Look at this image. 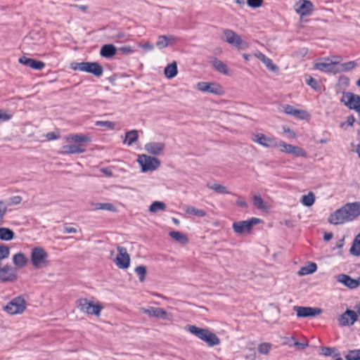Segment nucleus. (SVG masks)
<instances>
[{"label":"nucleus","instance_id":"obj_1","mask_svg":"<svg viewBox=\"0 0 360 360\" xmlns=\"http://www.w3.org/2000/svg\"><path fill=\"white\" fill-rule=\"evenodd\" d=\"M360 215V202H349L330 214L328 221L333 224L351 221Z\"/></svg>","mask_w":360,"mask_h":360},{"label":"nucleus","instance_id":"obj_2","mask_svg":"<svg viewBox=\"0 0 360 360\" xmlns=\"http://www.w3.org/2000/svg\"><path fill=\"white\" fill-rule=\"evenodd\" d=\"M187 331L205 342L209 347H214L221 343L220 339L216 334L207 328H198L193 325L186 327Z\"/></svg>","mask_w":360,"mask_h":360},{"label":"nucleus","instance_id":"obj_3","mask_svg":"<svg viewBox=\"0 0 360 360\" xmlns=\"http://www.w3.org/2000/svg\"><path fill=\"white\" fill-rule=\"evenodd\" d=\"M77 309L87 315H94L99 316L101 311L104 309V306L99 302H94L86 298L79 299L76 302Z\"/></svg>","mask_w":360,"mask_h":360},{"label":"nucleus","instance_id":"obj_4","mask_svg":"<svg viewBox=\"0 0 360 360\" xmlns=\"http://www.w3.org/2000/svg\"><path fill=\"white\" fill-rule=\"evenodd\" d=\"M31 262L36 269L46 268L49 265V254L41 247H35L31 251Z\"/></svg>","mask_w":360,"mask_h":360},{"label":"nucleus","instance_id":"obj_5","mask_svg":"<svg viewBox=\"0 0 360 360\" xmlns=\"http://www.w3.org/2000/svg\"><path fill=\"white\" fill-rule=\"evenodd\" d=\"M221 40L234 46L238 50H245L248 43L243 40L236 32L230 29H224L221 37Z\"/></svg>","mask_w":360,"mask_h":360},{"label":"nucleus","instance_id":"obj_6","mask_svg":"<svg viewBox=\"0 0 360 360\" xmlns=\"http://www.w3.org/2000/svg\"><path fill=\"white\" fill-rule=\"evenodd\" d=\"M27 307V302L25 300L21 297L13 298L7 305L4 307V309L10 315H16L22 314Z\"/></svg>","mask_w":360,"mask_h":360},{"label":"nucleus","instance_id":"obj_7","mask_svg":"<svg viewBox=\"0 0 360 360\" xmlns=\"http://www.w3.org/2000/svg\"><path fill=\"white\" fill-rule=\"evenodd\" d=\"M196 89L200 92L217 96H222L225 94L224 87L217 82H200L196 84Z\"/></svg>","mask_w":360,"mask_h":360},{"label":"nucleus","instance_id":"obj_8","mask_svg":"<svg viewBox=\"0 0 360 360\" xmlns=\"http://www.w3.org/2000/svg\"><path fill=\"white\" fill-rule=\"evenodd\" d=\"M138 162L143 172L156 170L160 166V160L144 154L139 156Z\"/></svg>","mask_w":360,"mask_h":360},{"label":"nucleus","instance_id":"obj_9","mask_svg":"<svg viewBox=\"0 0 360 360\" xmlns=\"http://www.w3.org/2000/svg\"><path fill=\"white\" fill-rule=\"evenodd\" d=\"M250 139L265 148H277L278 143L274 136H266L262 133H252Z\"/></svg>","mask_w":360,"mask_h":360},{"label":"nucleus","instance_id":"obj_10","mask_svg":"<svg viewBox=\"0 0 360 360\" xmlns=\"http://www.w3.org/2000/svg\"><path fill=\"white\" fill-rule=\"evenodd\" d=\"M261 220L258 218H252L249 220L236 221L233 224V229L238 234L249 232L254 225L259 224Z\"/></svg>","mask_w":360,"mask_h":360},{"label":"nucleus","instance_id":"obj_11","mask_svg":"<svg viewBox=\"0 0 360 360\" xmlns=\"http://www.w3.org/2000/svg\"><path fill=\"white\" fill-rule=\"evenodd\" d=\"M277 147L280 148L281 152L293 155L296 157H306L307 155V152L303 148L288 144L284 141L278 143Z\"/></svg>","mask_w":360,"mask_h":360},{"label":"nucleus","instance_id":"obj_12","mask_svg":"<svg viewBox=\"0 0 360 360\" xmlns=\"http://www.w3.org/2000/svg\"><path fill=\"white\" fill-rule=\"evenodd\" d=\"M140 311L149 316L160 318L167 321H172L173 319L172 314L167 312L162 308L150 307L147 309L141 308Z\"/></svg>","mask_w":360,"mask_h":360},{"label":"nucleus","instance_id":"obj_13","mask_svg":"<svg viewBox=\"0 0 360 360\" xmlns=\"http://www.w3.org/2000/svg\"><path fill=\"white\" fill-rule=\"evenodd\" d=\"M117 255L115 259V264L122 269H127L130 264V257L125 248L118 246L117 248Z\"/></svg>","mask_w":360,"mask_h":360},{"label":"nucleus","instance_id":"obj_14","mask_svg":"<svg viewBox=\"0 0 360 360\" xmlns=\"http://www.w3.org/2000/svg\"><path fill=\"white\" fill-rule=\"evenodd\" d=\"M293 309L296 311L297 316L302 318L316 316L322 313L321 309L318 307L295 306Z\"/></svg>","mask_w":360,"mask_h":360},{"label":"nucleus","instance_id":"obj_15","mask_svg":"<svg viewBox=\"0 0 360 360\" xmlns=\"http://www.w3.org/2000/svg\"><path fill=\"white\" fill-rule=\"evenodd\" d=\"M295 12L301 17L309 15L314 10V5L309 0H300L294 6Z\"/></svg>","mask_w":360,"mask_h":360},{"label":"nucleus","instance_id":"obj_16","mask_svg":"<svg viewBox=\"0 0 360 360\" xmlns=\"http://www.w3.org/2000/svg\"><path fill=\"white\" fill-rule=\"evenodd\" d=\"M342 101L349 108L360 112V96L352 93H347L343 95Z\"/></svg>","mask_w":360,"mask_h":360},{"label":"nucleus","instance_id":"obj_17","mask_svg":"<svg viewBox=\"0 0 360 360\" xmlns=\"http://www.w3.org/2000/svg\"><path fill=\"white\" fill-rule=\"evenodd\" d=\"M358 312L353 310H346L338 319L339 325L342 326H352L356 321Z\"/></svg>","mask_w":360,"mask_h":360},{"label":"nucleus","instance_id":"obj_18","mask_svg":"<svg viewBox=\"0 0 360 360\" xmlns=\"http://www.w3.org/2000/svg\"><path fill=\"white\" fill-rule=\"evenodd\" d=\"M178 41V37L172 35H160L158 37L156 46L159 49H163L169 46H174Z\"/></svg>","mask_w":360,"mask_h":360},{"label":"nucleus","instance_id":"obj_19","mask_svg":"<svg viewBox=\"0 0 360 360\" xmlns=\"http://www.w3.org/2000/svg\"><path fill=\"white\" fill-rule=\"evenodd\" d=\"M336 280L349 289H356L360 285V278L354 279L351 276L344 274L338 275Z\"/></svg>","mask_w":360,"mask_h":360},{"label":"nucleus","instance_id":"obj_20","mask_svg":"<svg viewBox=\"0 0 360 360\" xmlns=\"http://www.w3.org/2000/svg\"><path fill=\"white\" fill-rule=\"evenodd\" d=\"M315 70H319L323 72H338V69L333 67V65L330 62V58H324L322 60L316 61L314 64Z\"/></svg>","mask_w":360,"mask_h":360},{"label":"nucleus","instance_id":"obj_21","mask_svg":"<svg viewBox=\"0 0 360 360\" xmlns=\"http://www.w3.org/2000/svg\"><path fill=\"white\" fill-rule=\"evenodd\" d=\"M282 111L287 114L293 116L295 118L304 120L309 117L307 111L294 108L292 105L285 104L282 106Z\"/></svg>","mask_w":360,"mask_h":360},{"label":"nucleus","instance_id":"obj_22","mask_svg":"<svg viewBox=\"0 0 360 360\" xmlns=\"http://www.w3.org/2000/svg\"><path fill=\"white\" fill-rule=\"evenodd\" d=\"M17 278V269L15 268L8 266L1 268V282H13Z\"/></svg>","mask_w":360,"mask_h":360},{"label":"nucleus","instance_id":"obj_23","mask_svg":"<svg viewBox=\"0 0 360 360\" xmlns=\"http://www.w3.org/2000/svg\"><path fill=\"white\" fill-rule=\"evenodd\" d=\"M19 63L37 70H42L45 67V63L44 62L30 58L25 56L19 58Z\"/></svg>","mask_w":360,"mask_h":360},{"label":"nucleus","instance_id":"obj_24","mask_svg":"<svg viewBox=\"0 0 360 360\" xmlns=\"http://www.w3.org/2000/svg\"><path fill=\"white\" fill-rule=\"evenodd\" d=\"M165 147L162 142H149L144 146V149L150 154L158 155L163 152Z\"/></svg>","mask_w":360,"mask_h":360},{"label":"nucleus","instance_id":"obj_25","mask_svg":"<svg viewBox=\"0 0 360 360\" xmlns=\"http://www.w3.org/2000/svg\"><path fill=\"white\" fill-rule=\"evenodd\" d=\"M83 72H89L95 76L99 77L102 75L103 70L102 66L98 63L84 62Z\"/></svg>","mask_w":360,"mask_h":360},{"label":"nucleus","instance_id":"obj_26","mask_svg":"<svg viewBox=\"0 0 360 360\" xmlns=\"http://www.w3.org/2000/svg\"><path fill=\"white\" fill-rule=\"evenodd\" d=\"M86 146L84 144H69L63 146L61 153L63 154H77L82 153L85 151Z\"/></svg>","mask_w":360,"mask_h":360},{"label":"nucleus","instance_id":"obj_27","mask_svg":"<svg viewBox=\"0 0 360 360\" xmlns=\"http://www.w3.org/2000/svg\"><path fill=\"white\" fill-rule=\"evenodd\" d=\"M164 74L169 79L176 77L178 74L176 62L173 61L172 63L168 64L164 70Z\"/></svg>","mask_w":360,"mask_h":360},{"label":"nucleus","instance_id":"obj_28","mask_svg":"<svg viewBox=\"0 0 360 360\" xmlns=\"http://www.w3.org/2000/svg\"><path fill=\"white\" fill-rule=\"evenodd\" d=\"M117 52L116 47L112 44L103 45L100 51L101 56L105 58H110L115 55Z\"/></svg>","mask_w":360,"mask_h":360},{"label":"nucleus","instance_id":"obj_29","mask_svg":"<svg viewBox=\"0 0 360 360\" xmlns=\"http://www.w3.org/2000/svg\"><path fill=\"white\" fill-rule=\"evenodd\" d=\"M183 210L188 215H194L197 217H203L207 214L205 210L195 208V207L191 205H184L183 207Z\"/></svg>","mask_w":360,"mask_h":360},{"label":"nucleus","instance_id":"obj_30","mask_svg":"<svg viewBox=\"0 0 360 360\" xmlns=\"http://www.w3.org/2000/svg\"><path fill=\"white\" fill-rule=\"evenodd\" d=\"M27 262V258L22 252H18L13 256V262L18 268L24 267Z\"/></svg>","mask_w":360,"mask_h":360},{"label":"nucleus","instance_id":"obj_31","mask_svg":"<svg viewBox=\"0 0 360 360\" xmlns=\"http://www.w3.org/2000/svg\"><path fill=\"white\" fill-rule=\"evenodd\" d=\"M212 64L213 68L219 72L220 73L224 74V75L229 74V69L228 66L221 60H220L217 58H215L212 61Z\"/></svg>","mask_w":360,"mask_h":360},{"label":"nucleus","instance_id":"obj_32","mask_svg":"<svg viewBox=\"0 0 360 360\" xmlns=\"http://www.w3.org/2000/svg\"><path fill=\"white\" fill-rule=\"evenodd\" d=\"M22 198L20 195H15L9 198L8 200H6L4 202V210H1V217L5 214V212L7 210V207L12 206V205H16L21 202Z\"/></svg>","mask_w":360,"mask_h":360},{"label":"nucleus","instance_id":"obj_33","mask_svg":"<svg viewBox=\"0 0 360 360\" xmlns=\"http://www.w3.org/2000/svg\"><path fill=\"white\" fill-rule=\"evenodd\" d=\"M252 200L254 206L257 209L262 211H266L268 210L267 203L262 200L260 195L255 194L252 195Z\"/></svg>","mask_w":360,"mask_h":360},{"label":"nucleus","instance_id":"obj_34","mask_svg":"<svg viewBox=\"0 0 360 360\" xmlns=\"http://www.w3.org/2000/svg\"><path fill=\"white\" fill-rule=\"evenodd\" d=\"M67 140L70 143L83 144L84 142L89 141L90 139L86 135L74 134L68 136Z\"/></svg>","mask_w":360,"mask_h":360},{"label":"nucleus","instance_id":"obj_35","mask_svg":"<svg viewBox=\"0 0 360 360\" xmlns=\"http://www.w3.org/2000/svg\"><path fill=\"white\" fill-rule=\"evenodd\" d=\"M169 235L172 239L181 244H186L188 241L187 236L179 231H173L169 232Z\"/></svg>","mask_w":360,"mask_h":360},{"label":"nucleus","instance_id":"obj_36","mask_svg":"<svg viewBox=\"0 0 360 360\" xmlns=\"http://www.w3.org/2000/svg\"><path fill=\"white\" fill-rule=\"evenodd\" d=\"M314 202L315 195L313 192H309L308 194L302 195L300 199V202L306 207H310L313 205Z\"/></svg>","mask_w":360,"mask_h":360},{"label":"nucleus","instance_id":"obj_37","mask_svg":"<svg viewBox=\"0 0 360 360\" xmlns=\"http://www.w3.org/2000/svg\"><path fill=\"white\" fill-rule=\"evenodd\" d=\"M317 269V266L315 263L311 262L309 264L302 266L299 271L298 274L300 276H305L308 274H311L315 272Z\"/></svg>","mask_w":360,"mask_h":360},{"label":"nucleus","instance_id":"obj_38","mask_svg":"<svg viewBox=\"0 0 360 360\" xmlns=\"http://www.w3.org/2000/svg\"><path fill=\"white\" fill-rule=\"evenodd\" d=\"M93 206H94V207H93L94 210H108V211H111V212H115L117 210L116 207L112 204L108 203V202L95 203V204H93Z\"/></svg>","mask_w":360,"mask_h":360},{"label":"nucleus","instance_id":"obj_39","mask_svg":"<svg viewBox=\"0 0 360 360\" xmlns=\"http://www.w3.org/2000/svg\"><path fill=\"white\" fill-rule=\"evenodd\" d=\"M207 187L219 194L230 193V191L226 186L219 184H208Z\"/></svg>","mask_w":360,"mask_h":360},{"label":"nucleus","instance_id":"obj_40","mask_svg":"<svg viewBox=\"0 0 360 360\" xmlns=\"http://www.w3.org/2000/svg\"><path fill=\"white\" fill-rule=\"evenodd\" d=\"M166 204L161 201L153 202L150 207L149 211L152 213H155L158 211H165L166 210Z\"/></svg>","mask_w":360,"mask_h":360},{"label":"nucleus","instance_id":"obj_41","mask_svg":"<svg viewBox=\"0 0 360 360\" xmlns=\"http://www.w3.org/2000/svg\"><path fill=\"white\" fill-rule=\"evenodd\" d=\"M15 238V233L10 229L1 227V240L10 241Z\"/></svg>","mask_w":360,"mask_h":360},{"label":"nucleus","instance_id":"obj_42","mask_svg":"<svg viewBox=\"0 0 360 360\" xmlns=\"http://www.w3.org/2000/svg\"><path fill=\"white\" fill-rule=\"evenodd\" d=\"M350 252L356 256L360 255V233L355 237Z\"/></svg>","mask_w":360,"mask_h":360},{"label":"nucleus","instance_id":"obj_43","mask_svg":"<svg viewBox=\"0 0 360 360\" xmlns=\"http://www.w3.org/2000/svg\"><path fill=\"white\" fill-rule=\"evenodd\" d=\"M138 139V131L136 130H131L126 134L124 143L130 146L134 143Z\"/></svg>","mask_w":360,"mask_h":360},{"label":"nucleus","instance_id":"obj_44","mask_svg":"<svg viewBox=\"0 0 360 360\" xmlns=\"http://www.w3.org/2000/svg\"><path fill=\"white\" fill-rule=\"evenodd\" d=\"M345 357L347 360H360V349L349 350Z\"/></svg>","mask_w":360,"mask_h":360},{"label":"nucleus","instance_id":"obj_45","mask_svg":"<svg viewBox=\"0 0 360 360\" xmlns=\"http://www.w3.org/2000/svg\"><path fill=\"white\" fill-rule=\"evenodd\" d=\"M357 65L356 63L354 61H349L347 63H345L340 64V68L338 69V72H347L354 69Z\"/></svg>","mask_w":360,"mask_h":360},{"label":"nucleus","instance_id":"obj_46","mask_svg":"<svg viewBox=\"0 0 360 360\" xmlns=\"http://www.w3.org/2000/svg\"><path fill=\"white\" fill-rule=\"evenodd\" d=\"M305 82L309 86L315 90H319L320 88L319 82L311 77H307Z\"/></svg>","mask_w":360,"mask_h":360},{"label":"nucleus","instance_id":"obj_47","mask_svg":"<svg viewBox=\"0 0 360 360\" xmlns=\"http://www.w3.org/2000/svg\"><path fill=\"white\" fill-rule=\"evenodd\" d=\"M135 271L139 276L140 281H144L146 274V268L143 266H139L136 268Z\"/></svg>","mask_w":360,"mask_h":360},{"label":"nucleus","instance_id":"obj_48","mask_svg":"<svg viewBox=\"0 0 360 360\" xmlns=\"http://www.w3.org/2000/svg\"><path fill=\"white\" fill-rule=\"evenodd\" d=\"M271 348V345L270 343L264 342L259 345L258 350L261 354H268Z\"/></svg>","mask_w":360,"mask_h":360},{"label":"nucleus","instance_id":"obj_49","mask_svg":"<svg viewBox=\"0 0 360 360\" xmlns=\"http://www.w3.org/2000/svg\"><path fill=\"white\" fill-rule=\"evenodd\" d=\"M95 125L112 129L115 128V123L110 121H97L96 122Z\"/></svg>","mask_w":360,"mask_h":360},{"label":"nucleus","instance_id":"obj_50","mask_svg":"<svg viewBox=\"0 0 360 360\" xmlns=\"http://www.w3.org/2000/svg\"><path fill=\"white\" fill-rule=\"evenodd\" d=\"M262 63L266 65V67L271 71L275 72L278 70V67L274 65L272 62V60L269 58H266L264 60L262 61Z\"/></svg>","mask_w":360,"mask_h":360},{"label":"nucleus","instance_id":"obj_51","mask_svg":"<svg viewBox=\"0 0 360 360\" xmlns=\"http://www.w3.org/2000/svg\"><path fill=\"white\" fill-rule=\"evenodd\" d=\"M118 51L124 55H129L134 52L133 48L130 46H124L118 49Z\"/></svg>","mask_w":360,"mask_h":360},{"label":"nucleus","instance_id":"obj_52","mask_svg":"<svg viewBox=\"0 0 360 360\" xmlns=\"http://www.w3.org/2000/svg\"><path fill=\"white\" fill-rule=\"evenodd\" d=\"M263 0H248L247 3L249 6L252 8H258L262 6Z\"/></svg>","mask_w":360,"mask_h":360},{"label":"nucleus","instance_id":"obj_53","mask_svg":"<svg viewBox=\"0 0 360 360\" xmlns=\"http://www.w3.org/2000/svg\"><path fill=\"white\" fill-rule=\"evenodd\" d=\"M84 62L82 63H72L70 64L71 69L74 70H84Z\"/></svg>","mask_w":360,"mask_h":360},{"label":"nucleus","instance_id":"obj_54","mask_svg":"<svg viewBox=\"0 0 360 360\" xmlns=\"http://www.w3.org/2000/svg\"><path fill=\"white\" fill-rule=\"evenodd\" d=\"M10 249L7 245H1V259L8 257Z\"/></svg>","mask_w":360,"mask_h":360},{"label":"nucleus","instance_id":"obj_55","mask_svg":"<svg viewBox=\"0 0 360 360\" xmlns=\"http://www.w3.org/2000/svg\"><path fill=\"white\" fill-rule=\"evenodd\" d=\"M330 58V62L333 65V67L336 68V65L340 64L342 61V58L339 56H332Z\"/></svg>","mask_w":360,"mask_h":360},{"label":"nucleus","instance_id":"obj_56","mask_svg":"<svg viewBox=\"0 0 360 360\" xmlns=\"http://www.w3.org/2000/svg\"><path fill=\"white\" fill-rule=\"evenodd\" d=\"M139 46L140 48H142L143 50H145L146 51H153L154 49L153 44H150L149 42H146L144 44H139Z\"/></svg>","mask_w":360,"mask_h":360},{"label":"nucleus","instance_id":"obj_57","mask_svg":"<svg viewBox=\"0 0 360 360\" xmlns=\"http://www.w3.org/2000/svg\"><path fill=\"white\" fill-rule=\"evenodd\" d=\"M13 115V112H5L1 111V121H8L9 120Z\"/></svg>","mask_w":360,"mask_h":360},{"label":"nucleus","instance_id":"obj_58","mask_svg":"<svg viewBox=\"0 0 360 360\" xmlns=\"http://www.w3.org/2000/svg\"><path fill=\"white\" fill-rule=\"evenodd\" d=\"M77 230L76 228L65 225L63 228V232L64 233H75Z\"/></svg>","mask_w":360,"mask_h":360},{"label":"nucleus","instance_id":"obj_59","mask_svg":"<svg viewBox=\"0 0 360 360\" xmlns=\"http://www.w3.org/2000/svg\"><path fill=\"white\" fill-rule=\"evenodd\" d=\"M294 341H296L294 337H285L283 338V344L290 347L294 346Z\"/></svg>","mask_w":360,"mask_h":360},{"label":"nucleus","instance_id":"obj_60","mask_svg":"<svg viewBox=\"0 0 360 360\" xmlns=\"http://www.w3.org/2000/svg\"><path fill=\"white\" fill-rule=\"evenodd\" d=\"M355 119L353 116H348L345 123L341 124V127H344L345 124H347L349 127H352L354 123Z\"/></svg>","mask_w":360,"mask_h":360},{"label":"nucleus","instance_id":"obj_61","mask_svg":"<svg viewBox=\"0 0 360 360\" xmlns=\"http://www.w3.org/2000/svg\"><path fill=\"white\" fill-rule=\"evenodd\" d=\"M294 346L299 349H304L309 346L308 342L300 343L297 341H294Z\"/></svg>","mask_w":360,"mask_h":360},{"label":"nucleus","instance_id":"obj_62","mask_svg":"<svg viewBox=\"0 0 360 360\" xmlns=\"http://www.w3.org/2000/svg\"><path fill=\"white\" fill-rule=\"evenodd\" d=\"M236 204H237V205L244 207V208L248 207V203L243 199H242L240 197H238V199L236 200Z\"/></svg>","mask_w":360,"mask_h":360},{"label":"nucleus","instance_id":"obj_63","mask_svg":"<svg viewBox=\"0 0 360 360\" xmlns=\"http://www.w3.org/2000/svg\"><path fill=\"white\" fill-rule=\"evenodd\" d=\"M283 129L284 133L288 134L290 136H291V137L296 136L295 133L293 131H292L290 128H288V127L283 126Z\"/></svg>","mask_w":360,"mask_h":360},{"label":"nucleus","instance_id":"obj_64","mask_svg":"<svg viewBox=\"0 0 360 360\" xmlns=\"http://www.w3.org/2000/svg\"><path fill=\"white\" fill-rule=\"evenodd\" d=\"M59 135L54 132H49L46 134V138L49 141L56 140L58 139Z\"/></svg>","mask_w":360,"mask_h":360}]
</instances>
